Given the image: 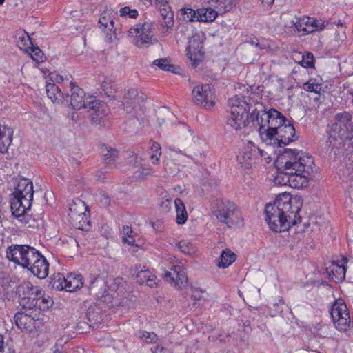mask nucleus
<instances>
[{
  "label": "nucleus",
  "instance_id": "f257e3e1",
  "mask_svg": "<svg viewBox=\"0 0 353 353\" xmlns=\"http://www.w3.org/2000/svg\"><path fill=\"white\" fill-rule=\"evenodd\" d=\"M228 105V125L234 130H239L245 126L247 122L251 121L254 126L259 127V134L264 141L274 139L277 129L289 121L280 112L273 108L267 110L261 103H256L248 115V111L250 108L240 97L230 99Z\"/></svg>",
  "mask_w": 353,
  "mask_h": 353
},
{
  "label": "nucleus",
  "instance_id": "f03ea898",
  "mask_svg": "<svg viewBox=\"0 0 353 353\" xmlns=\"http://www.w3.org/2000/svg\"><path fill=\"white\" fill-rule=\"evenodd\" d=\"M276 163L278 173L275 183L299 189L307 185L314 161L312 157L296 149H285Z\"/></svg>",
  "mask_w": 353,
  "mask_h": 353
},
{
  "label": "nucleus",
  "instance_id": "7ed1b4c3",
  "mask_svg": "<svg viewBox=\"0 0 353 353\" xmlns=\"http://www.w3.org/2000/svg\"><path fill=\"white\" fill-rule=\"evenodd\" d=\"M302 202L299 197H292L288 194L278 196L272 203L265 208L266 221L270 228L276 232L288 230L292 225L301 221L299 212Z\"/></svg>",
  "mask_w": 353,
  "mask_h": 353
},
{
  "label": "nucleus",
  "instance_id": "20e7f679",
  "mask_svg": "<svg viewBox=\"0 0 353 353\" xmlns=\"http://www.w3.org/2000/svg\"><path fill=\"white\" fill-rule=\"evenodd\" d=\"M329 141L333 146L347 143L353 148L352 116L348 112L336 114L334 121L329 126Z\"/></svg>",
  "mask_w": 353,
  "mask_h": 353
},
{
  "label": "nucleus",
  "instance_id": "39448f33",
  "mask_svg": "<svg viewBox=\"0 0 353 353\" xmlns=\"http://www.w3.org/2000/svg\"><path fill=\"white\" fill-rule=\"evenodd\" d=\"M211 208L217 219L227 225L228 228H234L243 225V218L241 212L234 203L216 199L213 201Z\"/></svg>",
  "mask_w": 353,
  "mask_h": 353
},
{
  "label": "nucleus",
  "instance_id": "423d86ee",
  "mask_svg": "<svg viewBox=\"0 0 353 353\" xmlns=\"http://www.w3.org/2000/svg\"><path fill=\"white\" fill-rule=\"evenodd\" d=\"M13 194L14 198L10 201L13 215L20 216L30 210L34 194L32 181L28 179H20Z\"/></svg>",
  "mask_w": 353,
  "mask_h": 353
},
{
  "label": "nucleus",
  "instance_id": "0eeeda50",
  "mask_svg": "<svg viewBox=\"0 0 353 353\" xmlns=\"http://www.w3.org/2000/svg\"><path fill=\"white\" fill-rule=\"evenodd\" d=\"M154 22L150 20L140 21L128 30V36L132 39L136 46L147 48L154 43Z\"/></svg>",
  "mask_w": 353,
  "mask_h": 353
},
{
  "label": "nucleus",
  "instance_id": "6e6552de",
  "mask_svg": "<svg viewBox=\"0 0 353 353\" xmlns=\"http://www.w3.org/2000/svg\"><path fill=\"white\" fill-rule=\"evenodd\" d=\"M38 256V250L27 245H12L7 248V259L14 263L28 267L29 261Z\"/></svg>",
  "mask_w": 353,
  "mask_h": 353
},
{
  "label": "nucleus",
  "instance_id": "1a4fd4ad",
  "mask_svg": "<svg viewBox=\"0 0 353 353\" xmlns=\"http://www.w3.org/2000/svg\"><path fill=\"white\" fill-rule=\"evenodd\" d=\"M87 206L81 199L74 201L69 208L68 217L71 224L81 230H86L89 227V216L86 214Z\"/></svg>",
  "mask_w": 353,
  "mask_h": 353
},
{
  "label": "nucleus",
  "instance_id": "9d476101",
  "mask_svg": "<svg viewBox=\"0 0 353 353\" xmlns=\"http://www.w3.org/2000/svg\"><path fill=\"white\" fill-rule=\"evenodd\" d=\"M183 138L185 154L192 159L201 158L204 154L205 142L189 129L184 133Z\"/></svg>",
  "mask_w": 353,
  "mask_h": 353
},
{
  "label": "nucleus",
  "instance_id": "9b49d317",
  "mask_svg": "<svg viewBox=\"0 0 353 353\" xmlns=\"http://www.w3.org/2000/svg\"><path fill=\"white\" fill-rule=\"evenodd\" d=\"M192 97L194 103L202 108L211 110L214 104V93L209 84L196 86L192 90Z\"/></svg>",
  "mask_w": 353,
  "mask_h": 353
},
{
  "label": "nucleus",
  "instance_id": "f8f14e48",
  "mask_svg": "<svg viewBox=\"0 0 353 353\" xmlns=\"http://www.w3.org/2000/svg\"><path fill=\"white\" fill-rule=\"evenodd\" d=\"M163 277L178 290H183L188 285L186 273L180 263L171 265L169 270H164Z\"/></svg>",
  "mask_w": 353,
  "mask_h": 353
},
{
  "label": "nucleus",
  "instance_id": "ddd939ff",
  "mask_svg": "<svg viewBox=\"0 0 353 353\" xmlns=\"http://www.w3.org/2000/svg\"><path fill=\"white\" fill-rule=\"evenodd\" d=\"M326 25H327V23L325 24V21L321 19H316L309 17H303L297 19L296 21L292 22V26H294L300 36L312 33L314 31L322 30Z\"/></svg>",
  "mask_w": 353,
  "mask_h": 353
},
{
  "label": "nucleus",
  "instance_id": "4468645a",
  "mask_svg": "<svg viewBox=\"0 0 353 353\" xmlns=\"http://www.w3.org/2000/svg\"><path fill=\"white\" fill-rule=\"evenodd\" d=\"M330 315L336 329L341 331L347 330L350 319L344 303L336 301L332 307Z\"/></svg>",
  "mask_w": 353,
  "mask_h": 353
},
{
  "label": "nucleus",
  "instance_id": "2eb2a0df",
  "mask_svg": "<svg viewBox=\"0 0 353 353\" xmlns=\"http://www.w3.org/2000/svg\"><path fill=\"white\" fill-rule=\"evenodd\" d=\"M99 24V28L105 33L107 41L112 42L117 38V28L114 26L112 10L106 9L101 13Z\"/></svg>",
  "mask_w": 353,
  "mask_h": 353
},
{
  "label": "nucleus",
  "instance_id": "dca6fc26",
  "mask_svg": "<svg viewBox=\"0 0 353 353\" xmlns=\"http://www.w3.org/2000/svg\"><path fill=\"white\" fill-rule=\"evenodd\" d=\"M89 281V290L91 294L96 296L103 302L110 300L109 290L106 281L100 276H90Z\"/></svg>",
  "mask_w": 353,
  "mask_h": 353
},
{
  "label": "nucleus",
  "instance_id": "f3484780",
  "mask_svg": "<svg viewBox=\"0 0 353 353\" xmlns=\"http://www.w3.org/2000/svg\"><path fill=\"white\" fill-rule=\"evenodd\" d=\"M86 109L93 123H100L109 113L106 104L96 100L95 98L89 102Z\"/></svg>",
  "mask_w": 353,
  "mask_h": 353
},
{
  "label": "nucleus",
  "instance_id": "a211bd4d",
  "mask_svg": "<svg viewBox=\"0 0 353 353\" xmlns=\"http://www.w3.org/2000/svg\"><path fill=\"white\" fill-rule=\"evenodd\" d=\"M71 88L70 104L74 109H86L89 102L93 101L95 97L89 96L85 97V93L83 89L70 83Z\"/></svg>",
  "mask_w": 353,
  "mask_h": 353
},
{
  "label": "nucleus",
  "instance_id": "6ab92c4d",
  "mask_svg": "<svg viewBox=\"0 0 353 353\" xmlns=\"http://www.w3.org/2000/svg\"><path fill=\"white\" fill-rule=\"evenodd\" d=\"M187 50V55L191 60L192 65L196 67L199 63L201 61L204 54L203 43L199 36L194 35L190 38Z\"/></svg>",
  "mask_w": 353,
  "mask_h": 353
},
{
  "label": "nucleus",
  "instance_id": "aec40b11",
  "mask_svg": "<svg viewBox=\"0 0 353 353\" xmlns=\"http://www.w3.org/2000/svg\"><path fill=\"white\" fill-rule=\"evenodd\" d=\"M298 137L296 135L295 129L290 121L285 122L284 125L280 126L275 133L274 139L279 143L280 147L286 145L288 143L296 140Z\"/></svg>",
  "mask_w": 353,
  "mask_h": 353
},
{
  "label": "nucleus",
  "instance_id": "412c9836",
  "mask_svg": "<svg viewBox=\"0 0 353 353\" xmlns=\"http://www.w3.org/2000/svg\"><path fill=\"white\" fill-rule=\"evenodd\" d=\"M259 154L258 148L255 145L247 147L239 155L236 157L237 161L241 167L245 169H251L253 165L257 163L256 155Z\"/></svg>",
  "mask_w": 353,
  "mask_h": 353
},
{
  "label": "nucleus",
  "instance_id": "4be33fe9",
  "mask_svg": "<svg viewBox=\"0 0 353 353\" xmlns=\"http://www.w3.org/2000/svg\"><path fill=\"white\" fill-rule=\"evenodd\" d=\"M326 272L333 281L339 283L345 278L346 267L334 261L326 267Z\"/></svg>",
  "mask_w": 353,
  "mask_h": 353
},
{
  "label": "nucleus",
  "instance_id": "5701e85b",
  "mask_svg": "<svg viewBox=\"0 0 353 353\" xmlns=\"http://www.w3.org/2000/svg\"><path fill=\"white\" fill-rule=\"evenodd\" d=\"M46 93L48 98L53 102H59L63 99H66L68 94H64L61 88L54 83H48L46 86Z\"/></svg>",
  "mask_w": 353,
  "mask_h": 353
},
{
  "label": "nucleus",
  "instance_id": "b1692460",
  "mask_svg": "<svg viewBox=\"0 0 353 353\" xmlns=\"http://www.w3.org/2000/svg\"><path fill=\"white\" fill-rule=\"evenodd\" d=\"M49 263L43 256L38 262L32 267L30 271L34 276L39 279H45L48 274Z\"/></svg>",
  "mask_w": 353,
  "mask_h": 353
},
{
  "label": "nucleus",
  "instance_id": "393cba45",
  "mask_svg": "<svg viewBox=\"0 0 353 353\" xmlns=\"http://www.w3.org/2000/svg\"><path fill=\"white\" fill-rule=\"evenodd\" d=\"M86 315L90 325H96L102 320V309L99 305L93 303L89 306Z\"/></svg>",
  "mask_w": 353,
  "mask_h": 353
},
{
  "label": "nucleus",
  "instance_id": "a878e982",
  "mask_svg": "<svg viewBox=\"0 0 353 353\" xmlns=\"http://www.w3.org/2000/svg\"><path fill=\"white\" fill-rule=\"evenodd\" d=\"M14 321L19 329L26 331L30 330L34 323V319L28 314L19 312L15 314Z\"/></svg>",
  "mask_w": 353,
  "mask_h": 353
},
{
  "label": "nucleus",
  "instance_id": "bb28decb",
  "mask_svg": "<svg viewBox=\"0 0 353 353\" xmlns=\"http://www.w3.org/2000/svg\"><path fill=\"white\" fill-rule=\"evenodd\" d=\"M83 285L81 275L68 274L66 276V285L65 290L68 292H74L81 288Z\"/></svg>",
  "mask_w": 353,
  "mask_h": 353
},
{
  "label": "nucleus",
  "instance_id": "cd10ccee",
  "mask_svg": "<svg viewBox=\"0 0 353 353\" xmlns=\"http://www.w3.org/2000/svg\"><path fill=\"white\" fill-rule=\"evenodd\" d=\"M269 28L277 33H282L285 31V25L282 23V17L279 14H272L267 21Z\"/></svg>",
  "mask_w": 353,
  "mask_h": 353
},
{
  "label": "nucleus",
  "instance_id": "c85d7f7f",
  "mask_svg": "<svg viewBox=\"0 0 353 353\" xmlns=\"http://www.w3.org/2000/svg\"><path fill=\"white\" fill-rule=\"evenodd\" d=\"M174 205L176 209V221L178 224H183L188 219V213L185 205L182 200L177 198L174 201Z\"/></svg>",
  "mask_w": 353,
  "mask_h": 353
},
{
  "label": "nucleus",
  "instance_id": "c756f323",
  "mask_svg": "<svg viewBox=\"0 0 353 353\" xmlns=\"http://www.w3.org/2000/svg\"><path fill=\"white\" fill-rule=\"evenodd\" d=\"M218 14L219 11L210 8L197 10L199 21L212 22L216 19Z\"/></svg>",
  "mask_w": 353,
  "mask_h": 353
},
{
  "label": "nucleus",
  "instance_id": "7c9ffc66",
  "mask_svg": "<svg viewBox=\"0 0 353 353\" xmlns=\"http://www.w3.org/2000/svg\"><path fill=\"white\" fill-rule=\"evenodd\" d=\"M236 260V254L228 249L222 251L221 255L219 259L218 266L225 268L231 265Z\"/></svg>",
  "mask_w": 353,
  "mask_h": 353
},
{
  "label": "nucleus",
  "instance_id": "2f4dec72",
  "mask_svg": "<svg viewBox=\"0 0 353 353\" xmlns=\"http://www.w3.org/2000/svg\"><path fill=\"white\" fill-rule=\"evenodd\" d=\"M41 294L42 291L39 287H33V290L28 296L27 301L26 302L23 301V307L29 309L37 308V304Z\"/></svg>",
  "mask_w": 353,
  "mask_h": 353
},
{
  "label": "nucleus",
  "instance_id": "473e14b6",
  "mask_svg": "<svg viewBox=\"0 0 353 353\" xmlns=\"http://www.w3.org/2000/svg\"><path fill=\"white\" fill-rule=\"evenodd\" d=\"M28 211L26 210V212H24L23 214L20 216H15L18 219H19V221L23 222L26 225H27L28 228H35L37 227L39 225V222L41 221L42 217L41 214L37 216V217H32V216L28 214Z\"/></svg>",
  "mask_w": 353,
  "mask_h": 353
},
{
  "label": "nucleus",
  "instance_id": "72a5a7b5",
  "mask_svg": "<svg viewBox=\"0 0 353 353\" xmlns=\"http://www.w3.org/2000/svg\"><path fill=\"white\" fill-rule=\"evenodd\" d=\"M211 5L214 6L220 13H225L234 6V0H211Z\"/></svg>",
  "mask_w": 353,
  "mask_h": 353
},
{
  "label": "nucleus",
  "instance_id": "f704fd0d",
  "mask_svg": "<svg viewBox=\"0 0 353 353\" xmlns=\"http://www.w3.org/2000/svg\"><path fill=\"white\" fill-rule=\"evenodd\" d=\"M33 285L29 281L23 282L17 287V293L21 297L22 304L23 301H27L28 296L33 290Z\"/></svg>",
  "mask_w": 353,
  "mask_h": 353
},
{
  "label": "nucleus",
  "instance_id": "c9c22d12",
  "mask_svg": "<svg viewBox=\"0 0 353 353\" xmlns=\"http://www.w3.org/2000/svg\"><path fill=\"white\" fill-rule=\"evenodd\" d=\"M101 153L104 157V161L107 164L114 162L118 155V151L116 149H113L106 145L101 146Z\"/></svg>",
  "mask_w": 353,
  "mask_h": 353
},
{
  "label": "nucleus",
  "instance_id": "e433bc0d",
  "mask_svg": "<svg viewBox=\"0 0 353 353\" xmlns=\"http://www.w3.org/2000/svg\"><path fill=\"white\" fill-rule=\"evenodd\" d=\"M181 19L187 22L199 21L197 10L190 8H183L180 10Z\"/></svg>",
  "mask_w": 353,
  "mask_h": 353
},
{
  "label": "nucleus",
  "instance_id": "4c0bfd02",
  "mask_svg": "<svg viewBox=\"0 0 353 353\" xmlns=\"http://www.w3.org/2000/svg\"><path fill=\"white\" fill-rule=\"evenodd\" d=\"M134 232L132 230L131 227L123 226L121 234L123 243L128 245H136V240L134 236Z\"/></svg>",
  "mask_w": 353,
  "mask_h": 353
},
{
  "label": "nucleus",
  "instance_id": "58836bf2",
  "mask_svg": "<svg viewBox=\"0 0 353 353\" xmlns=\"http://www.w3.org/2000/svg\"><path fill=\"white\" fill-rule=\"evenodd\" d=\"M302 88L307 92L319 94L321 91L322 85L316 79H310L303 84Z\"/></svg>",
  "mask_w": 353,
  "mask_h": 353
},
{
  "label": "nucleus",
  "instance_id": "ea45409f",
  "mask_svg": "<svg viewBox=\"0 0 353 353\" xmlns=\"http://www.w3.org/2000/svg\"><path fill=\"white\" fill-rule=\"evenodd\" d=\"M52 286L59 290H65L66 277L61 273L55 274L51 281Z\"/></svg>",
  "mask_w": 353,
  "mask_h": 353
},
{
  "label": "nucleus",
  "instance_id": "a19ab883",
  "mask_svg": "<svg viewBox=\"0 0 353 353\" xmlns=\"http://www.w3.org/2000/svg\"><path fill=\"white\" fill-rule=\"evenodd\" d=\"M150 144V150L152 151L150 159L154 164H159V157L161 155V148L160 144L154 141H152Z\"/></svg>",
  "mask_w": 353,
  "mask_h": 353
},
{
  "label": "nucleus",
  "instance_id": "79ce46f5",
  "mask_svg": "<svg viewBox=\"0 0 353 353\" xmlns=\"http://www.w3.org/2000/svg\"><path fill=\"white\" fill-rule=\"evenodd\" d=\"M137 274H136V281L140 285H143L145 283L148 279V276H149L152 273L150 272L148 269H145V267L141 268L140 270L137 268Z\"/></svg>",
  "mask_w": 353,
  "mask_h": 353
},
{
  "label": "nucleus",
  "instance_id": "37998d69",
  "mask_svg": "<svg viewBox=\"0 0 353 353\" xmlns=\"http://www.w3.org/2000/svg\"><path fill=\"white\" fill-rule=\"evenodd\" d=\"M179 248L183 253L188 255H192L196 252L195 246L186 241H181L179 243Z\"/></svg>",
  "mask_w": 353,
  "mask_h": 353
},
{
  "label": "nucleus",
  "instance_id": "c03bdc74",
  "mask_svg": "<svg viewBox=\"0 0 353 353\" xmlns=\"http://www.w3.org/2000/svg\"><path fill=\"white\" fill-rule=\"evenodd\" d=\"M120 16L122 17H129L131 19H137L139 14L136 9H132L130 6L121 8L119 10Z\"/></svg>",
  "mask_w": 353,
  "mask_h": 353
},
{
  "label": "nucleus",
  "instance_id": "a18cd8bd",
  "mask_svg": "<svg viewBox=\"0 0 353 353\" xmlns=\"http://www.w3.org/2000/svg\"><path fill=\"white\" fill-rule=\"evenodd\" d=\"M153 64L157 65L160 69L165 71H172L174 65L169 63L167 59H159L154 61Z\"/></svg>",
  "mask_w": 353,
  "mask_h": 353
},
{
  "label": "nucleus",
  "instance_id": "49530a36",
  "mask_svg": "<svg viewBox=\"0 0 353 353\" xmlns=\"http://www.w3.org/2000/svg\"><path fill=\"white\" fill-rule=\"evenodd\" d=\"M115 86L116 85L114 82L109 78H106L103 81L101 85L103 91H105V94H107L108 96L112 95L114 90H116Z\"/></svg>",
  "mask_w": 353,
  "mask_h": 353
},
{
  "label": "nucleus",
  "instance_id": "de8ad7c7",
  "mask_svg": "<svg viewBox=\"0 0 353 353\" xmlns=\"http://www.w3.org/2000/svg\"><path fill=\"white\" fill-rule=\"evenodd\" d=\"M139 337L147 343H152L157 341V335L154 332L142 331L139 332Z\"/></svg>",
  "mask_w": 353,
  "mask_h": 353
},
{
  "label": "nucleus",
  "instance_id": "09e8293b",
  "mask_svg": "<svg viewBox=\"0 0 353 353\" xmlns=\"http://www.w3.org/2000/svg\"><path fill=\"white\" fill-rule=\"evenodd\" d=\"M30 54L32 59L37 63H41L44 61V54L38 47L32 48Z\"/></svg>",
  "mask_w": 353,
  "mask_h": 353
},
{
  "label": "nucleus",
  "instance_id": "8fccbe9b",
  "mask_svg": "<svg viewBox=\"0 0 353 353\" xmlns=\"http://www.w3.org/2000/svg\"><path fill=\"white\" fill-rule=\"evenodd\" d=\"M159 12L163 21H174V14L171 10L170 6L168 8H161V10H159Z\"/></svg>",
  "mask_w": 353,
  "mask_h": 353
},
{
  "label": "nucleus",
  "instance_id": "3c124183",
  "mask_svg": "<svg viewBox=\"0 0 353 353\" xmlns=\"http://www.w3.org/2000/svg\"><path fill=\"white\" fill-rule=\"evenodd\" d=\"M301 65L305 68L314 67V57L311 53H307L302 56Z\"/></svg>",
  "mask_w": 353,
  "mask_h": 353
},
{
  "label": "nucleus",
  "instance_id": "603ef678",
  "mask_svg": "<svg viewBox=\"0 0 353 353\" xmlns=\"http://www.w3.org/2000/svg\"><path fill=\"white\" fill-rule=\"evenodd\" d=\"M192 295L191 298L195 301H199L204 299L205 290L199 288L192 287Z\"/></svg>",
  "mask_w": 353,
  "mask_h": 353
},
{
  "label": "nucleus",
  "instance_id": "864d4df0",
  "mask_svg": "<svg viewBox=\"0 0 353 353\" xmlns=\"http://www.w3.org/2000/svg\"><path fill=\"white\" fill-rule=\"evenodd\" d=\"M174 21H162L161 22V27L159 28L160 33L162 36H167L168 32L174 26Z\"/></svg>",
  "mask_w": 353,
  "mask_h": 353
},
{
  "label": "nucleus",
  "instance_id": "5fc2aeb1",
  "mask_svg": "<svg viewBox=\"0 0 353 353\" xmlns=\"http://www.w3.org/2000/svg\"><path fill=\"white\" fill-rule=\"evenodd\" d=\"M51 299L50 296L44 297L43 293L41 294L39 301L37 304V307L41 310L46 307H49V303H50Z\"/></svg>",
  "mask_w": 353,
  "mask_h": 353
},
{
  "label": "nucleus",
  "instance_id": "6e6d98bb",
  "mask_svg": "<svg viewBox=\"0 0 353 353\" xmlns=\"http://www.w3.org/2000/svg\"><path fill=\"white\" fill-rule=\"evenodd\" d=\"M138 172L139 177L145 178L151 174L153 172V170L149 165H142L140 167H139Z\"/></svg>",
  "mask_w": 353,
  "mask_h": 353
},
{
  "label": "nucleus",
  "instance_id": "4d7b16f0",
  "mask_svg": "<svg viewBox=\"0 0 353 353\" xmlns=\"http://www.w3.org/2000/svg\"><path fill=\"white\" fill-rule=\"evenodd\" d=\"M338 25L341 26V30H336L335 32V39L339 43L345 41L346 34L344 29L342 27V23L339 22Z\"/></svg>",
  "mask_w": 353,
  "mask_h": 353
},
{
  "label": "nucleus",
  "instance_id": "13d9d810",
  "mask_svg": "<svg viewBox=\"0 0 353 353\" xmlns=\"http://www.w3.org/2000/svg\"><path fill=\"white\" fill-rule=\"evenodd\" d=\"M137 96V90L135 89H130L125 95L124 99L126 100V102L128 103V100H134Z\"/></svg>",
  "mask_w": 353,
  "mask_h": 353
},
{
  "label": "nucleus",
  "instance_id": "bf43d9fd",
  "mask_svg": "<svg viewBox=\"0 0 353 353\" xmlns=\"http://www.w3.org/2000/svg\"><path fill=\"white\" fill-rule=\"evenodd\" d=\"M147 281L145 282V284L150 287L153 288L157 285V276L152 274H151L149 276L147 277Z\"/></svg>",
  "mask_w": 353,
  "mask_h": 353
},
{
  "label": "nucleus",
  "instance_id": "052dcab7",
  "mask_svg": "<svg viewBox=\"0 0 353 353\" xmlns=\"http://www.w3.org/2000/svg\"><path fill=\"white\" fill-rule=\"evenodd\" d=\"M152 353H171V351L161 345H157L151 348Z\"/></svg>",
  "mask_w": 353,
  "mask_h": 353
},
{
  "label": "nucleus",
  "instance_id": "680f3d73",
  "mask_svg": "<svg viewBox=\"0 0 353 353\" xmlns=\"http://www.w3.org/2000/svg\"><path fill=\"white\" fill-rule=\"evenodd\" d=\"M154 1L155 6L159 9V10H161V8H168L170 6L168 5L167 0H154Z\"/></svg>",
  "mask_w": 353,
  "mask_h": 353
},
{
  "label": "nucleus",
  "instance_id": "e2e57ef3",
  "mask_svg": "<svg viewBox=\"0 0 353 353\" xmlns=\"http://www.w3.org/2000/svg\"><path fill=\"white\" fill-rule=\"evenodd\" d=\"M187 31V28L183 26H180L176 29L175 37L176 38H181V37L185 35V32Z\"/></svg>",
  "mask_w": 353,
  "mask_h": 353
},
{
  "label": "nucleus",
  "instance_id": "0e129e2a",
  "mask_svg": "<svg viewBox=\"0 0 353 353\" xmlns=\"http://www.w3.org/2000/svg\"><path fill=\"white\" fill-rule=\"evenodd\" d=\"M100 202L103 205L108 206L110 203V199L106 194L102 193L100 194Z\"/></svg>",
  "mask_w": 353,
  "mask_h": 353
},
{
  "label": "nucleus",
  "instance_id": "69168bd1",
  "mask_svg": "<svg viewBox=\"0 0 353 353\" xmlns=\"http://www.w3.org/2000/svg\"><path fill=\"white\" fill-rule=\"evenodd\" d=\"M43 256L41 253L38 251V256L34 257V259L32 261H29L28 267H26L25 268H28L29 270H32V267H34V265L36 264L37 262Z\"/></svg>",
  "mask_w": 353,
  "mask_h": 353
},
{
  "label": "nucleus",
  "instance_id": "338daca9",
  "mask_svg": "<svg viewBox=\"0 0 353 353\" xmlns=\"http://www.w3.org/2000/svg\"><path fill=\"white\" fill-rule=\"evenodd\" d=\"M108 171L106 168H103L99 171H98L96 174V176L97 177V180L103 181L105 179V174L107 173Z\"/></svg>",
  "mask_w": 353,
  "mask_h": 353
},
{
  "label": "nucleus",
  "instance_id": "774afa93",
  "mask_svg": "<svg viewBox=\"0 0 353 353\" xmlns=\"http://www.w3.org/2000/svg\"><path fill=\"white\" fill-rule=\"evenodd\" d=\"M52 350V353H65L63 347L61 345H59L58 344H56Z\"/></svg>",
  "mask_w": 353,
  "mask_h": 353
}]
</instances>
